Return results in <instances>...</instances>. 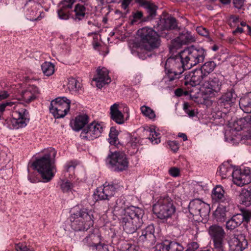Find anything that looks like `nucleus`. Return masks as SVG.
<instances>
[{"label":"nucleus","mask_w":251,"mask_h":251,"mask_svg":"<svg viewBox=\"0 0 251 251\" xmlns=\"http://www.w3.org/2000/svg\"><path fill=\"white\" fill-rule=\"evenodd\" d=\"M206 55L203 48L192 46L169 57L164 65V81L176 83L185 70L202 62Z\"/></svg>","instance_id":"obj_1"},{"label":"nucleus","mask_w":251,"mask_h":251,"mask_svg":"<svg viewBox=\"0 0 251 251\" xmlns=\"http://www.w3.org/2000/svg\"><path fill=\"white\" fill-rule=\"evenodd\" d=\"M155 31L151 28L145 27L138 30L139 38V45L147 51H151L158 48L160 45V37L169 40L173 37L171 31L177 28L176 20L172 17L161 18L158 21Z\"/></svg>","instance_id":"obj_2"},{"label":"nucleus","mask_w":251,"mask_h":251,"mask_svg":"<svg viewBox=\"0 0 251 251\" xmlns=\"http://www.w3.org/2000/svg\"><path fill=\"white\" fill-rule=\"evenodd\" d=\"M56 155V151L52 148L45 150L43 155L37 158L31 164L33 170L36 171L30 172L28 170V180L31 183L50 181L56 171L54 164Z\"/></svg>","instance_id":"obj_3"},{"label":"nucleus","mask_w":251,"mask_h":251,"mask_svg":"<svg viewBox=\"0 0 251 251\" xmlns=\"http://www.w3.org/2000/svg\"><path fill=\"white\" fill-rule=\"evenodd\" d=\"M13 104L12 102H5L0 104V122L10 129H18L25 127L29 122L30 115L28 111L21 104L14 107L11 113V117L4 118L2 116L6 107L11 106Z\"/></svg>","instance_id":"obj_4"},{"label":"nucleus","mask_w":251,"mask_h":251,"mask_svg":"<svg viewBox=\"0 0 251 251\" xmlns=\"http://www.w3.org/2000/svg\"><path fill=\"white\" fill-rule=\"evenodd\" d=\"M94 211L81 205L74 207L71 210V227L77 231H87L93 226Z\"/></svg>","instance_id":"obj_5"},{"label":"nucleus","mask_w":251,"mask_h":251,"mask_svg":"<svg viewBox=\"0 0 251 251\" xmlns=\"http://www.w3.org/2000/svg\"><path fill=\"white\" fill-rule=\"evenodd\" d=\"M144 214V211L139 207L133 206L127 207L122 221L125 231L128 234H132L139 228L143 223Z\"/></svg>","instance_id":"obj_6"},{"label":"nucleus","mask_w":251,"mask_h":251,"mask_svg":"<svg viewBox=\"0 0 251 251\" xmlns=\"http://www.w3.org/2000/svg\"><path fill=\"white\" fill-rule=\"evenodd\" d=\"M152 210L158 219L163 223H168V220H171L174 215L176 207L171 198L167 195H164L160 196L153 204Z\"/></svg>","instance_id":"obj_7"},{"label":"nucleus","mask_w":251,"mask_h":251,"mask_svg":"<svg viewBox=\"0 0 251 251\" xmlns=\"http://www.w3.org/2000/svg\"><path fill=\"white\" fill-rule=\"evenodd\" d=\"M75 161L67 162L64 166L65 178L61 180L60 186L62 192L66 194L71 199L75 197L77 182L74 180L75 178V169L77 165Z\"/></svg>","instance_id":"obj_8"},{"label":"nucleus","mask_w":251,"mask_h":251,"mask_svg":"<svg viewBox=\"0 0 251 251\" xmlns=\"http://www.w3.org/2000/svg\"><path fill=\"white\" fill-rule=\"evenodd\" d=\"M106 165L111 171L122 172L126 170L128 166L126 155L123 151H109L105 159Z\"/></svg>","instance_id":"obj_9"},{"label":"nucleus","mask_w":251,"mask_h":251,"mask_svg":"<svg viewBox=\"0 0 251 251\" xmlns=\"http://www.w3.org/2000/svg\"><path fill=\"white\" fill-rule=\"evenodd\" d=\"M71 101L66 97H58L50 103V112L55 119L64 117L70 111Z\"/></svg>","instance_id":"obj_10"},{"label":"nucleus","mask_w":251,"mask_h":251,"mask_svg":"<svg viewBox=\"0 0 251 251\" xmlns=\"http://www.w3.org/2000/svg\"><path fill=\"white\" fill-rule=\"evenodd\" d=\"M208 233L213 242L215 251H224V239L226 233L223 227L217 224H213L209 227Z\"/></svg>","instance_id":"obj_11"},{"label":"nucleus","mask_w":251,"mask_h":251,"mask_svg":"<svg viewBox=\"0 0 251 251\" xmlns=\"http://www.w3.org/2000/svg\"><path fill=\"white\" fill-rule=\"evenodd\" d=\"M89 232L90 233L83 239V244L93 251H108L107 246L101 243L100 235L98 230L92 229Z\"/></svg>","instance_id":"obj_12"},{"label":"nucleus","mask_w":251,"mask_h":251,"mask_svg":"<svg viewBox=\"0 0 251 251\" xmlns=\"http://www.w3.org/2000/svg\"><path fill=\"white\" fill-rule=\"evenodd\" d=\"M119 185L113 183L105 182L102 186L98 188L94 193L97 200H107L108 202L114 197Z\"/></svg>","instance_id":"obj_13"},{"label":"nucleus","mask_w":251,"mask_h":251,"mask_svg":"<svg viewBox=\"0 0 251 251\" xmlns=\"http://www.w3.org/2000/svg\"><path fill=\"white\" fill-rule=\"evenodd\" d=\"M103 128L102 124L93 122L82 129L80 136L83 139L93 140L100 136Z\"/></svg>","instance_id":"obj_14"},{"label":"nucleus","mask_w":251,"mask_h":251,"mask_svg":"<svg viewBox=\"0 0 251 251\" xmlns=\"http://www.w3.org/2000/svg\"><path fill=\"white\" fill-rule=\"evenodd\" d=\"M222 84V82L217 77L212 75L207 80L204 81L203 93L208 97H215L220 92Z\"/></svg>","instance_id":"obj_15"},{"label":"nucleus","mask_w":251,"mask_h":251,"mask_svg":"<svg viewBox=\"0 0 251 251\" xmlns=\"http://www.w3.org/2000/svg\"><path fill=\"white\" fill-rule=\"evenodd\" d=\"M229 251H243L248 246L245 236L242 234H233L227 238Z\"/></svg>","instance_id":"obj_16"},{"label":"nucleus","mask_w":251,"mask_h":251,"mask_svg":"<svg viewBox=\"0 0 251 251\" xmlns=\"http://www.w3.org/2000/svg\"><path fill=\"white\" fill-rule=\"evenodd\" d=\"M155 228L153 224H151L142 228L139 232L138 242L147 246H151L156 242Z\"/></svg>","instance_id":"obj_17"},{"label":"nucleus","mask_w":251,"mask_h":251,"mask_svg":"<svg viewBox=\"0 0 251 251\" xmlns=\"http://www.w3.org/2000/svg\"><path fill=\"white\" fill-rule=\"evenodd\" d=\"M205 77L204 74L200 69H195L193 71L187 72L185 74L183 83L188 88H189V85L193 87L196 86L200 84Z\"/></svg>","instance_id":"obj_18"},{"label":"nucleus","mask_w":251,"mask_h":251,"mask_svg":"<svg viewBox=\"0 0 251 251\" xmlns=\"http://www.w3.org/2000/svg\"><path fill=\"white\" fill-rule=\"evenodd\" d=\"M211 198L213 201L218 202L221 206L224 204L228 205L233 203L230 197L226 193L223 187L221 185H217L213 189Z\"/></svg>","instance_id":"obj_19"},{"label":"nucleus","mask_w":251,"mask_h":251,"mask_svg":"<svg viewBox=\"0 0 251 251\" xmlns=\"http://www.w3.org/2000/svg\"><path fill=\"white\" fill-rule=\"evenodd\" d=\"M233 182L239 186H242L251 183V170L249 168L243 170L236 169L233 173Z\"/></svg>","instance_id":"obj_20"},{"label":"nucleus","mask_w":251,"mask_h":251,"mask_svg":"<svg viewBox=\"0 0 251 251\" xmlns=\"http://www.w3.org/2000/svg\"><path fill=\"white\" fill-rule=\"evenodd\" d=\"M138 4L145 9L147 15L144 18L145 21H151L154 19L157 15L158 6L150 0H138Z\"/></svg>","instance_id":"obj_21"},{"label":"nucleus","mask_w":251,"mask_h":251,"mask_svg":"<svg viewBox=\"0 0 251 251\" xmlns=\"http://www.w3.org/2000/svg\"><path fill=\"white\" fill-rule=\"evenodd\" d=\"M126 200L125 197L121 196L119 198L114 197L108 202L109 209L112 210V212L115 215H122L125 213Z\"/></svg>","instance_id":"obj_22"},{"label":"nucleus","mask_w":251,"mask_h":251,"mask_svg":"<svg viewBox=\"0 0 251 251\" xmlns=\"http://www.w3.org/2000/svg\"><path fill=\"white\" fill-rule=\"evenodd\" d=\"M195 38L191 32H183L176 39L172 41L171 50H177L182 45L187 44L195 41Z\"/></svg>","instance_id":"obj_23"},{"label":"nucleus","mask_w":251,"mask_h":251,"mask_svg":"<svg viewBox=\"0 0 251 251\" xmlns=\"http://www.w3.org/2000/svg\"><path fill=\"white\" fill-rule=\"evenodd\" d=\"M108 74L109 72L106 68L104 67L98 68L97 74L93 80L96 82V85L98 88H101L111 82V78L109 76Z\"/></svg>","instance_id":"obj_24"},{"label":"nucleus","mask_w":251,"mask_h":251,"mask_svg":"<svg viewBox=\"0 0 251 251\" xmlns=\"http://www.w3.org/2000/svg\"><path fill=\"white\" fill-rule=\"evenodd\" d=\"M237 95L233 89L227 90L219 99L218 103L221 107L228 109L235 102Z\"/></svg>","instance_id":"obj_25"},{"label":"nucleus","mask_w":251,"mask_h":251,"mask_svg":"<svg viewBox=\"0 0 251 251\" xmlns=\"http://www.w3.org/2000/svg\"><path fill=\"white\" fill-rule=\"evenodd\" d=\"M184 247L180 243L171 241L164 242L156 245L155 251H183Z\"/></svg>","instance_id":"obj_26"},{"label":"nucleus","mask_w":251,"mask_h":251,"mask_svg":"<svg viewBox=\"0 0 251 251\" xmlns=\"http://www.w3.org/2000/svg\"><path fill=\"white\" fill-rule=\"evenodd\" d=\"M234 208L233 203L227 205L224 204L223 206L219 205L213 213L214 219L218 222H224L226 219V212Z\"/></svg>","instance_id":"obj_27"},{"label":"nucleus","mask_w":251,"mask_h":251,"mask_svg":"<svg viewBox=\"0 0 251 251\" xmlns=\"http://www.w3.org/2000/svg\"><path fill=\"white\" fill-rule=\"evenodd\" d=\"M87 9L84 5L77 3L75 5L73 11L75 14L72 19L75 23L80 24L87 17Z\"/></svg>","instance_id":"obj_28"},{"label":"nucleus","mask_w":251,"mask_h":251,"mask_svg":"<svg viewBox=\"0 0 251 251\" xmlns=\"http://www.w3.org/2000/svg\"><path fill=\"white\" fill-rule=\"evenodd\" d=\"M230 162L231 161L225 162L218 167L217 174L222 178L229 177L230 176H232L233 178V173L235 172V170L231 165Z\"/></svg>","instance_id":"obj_29"},{"label":"nucleus","mask_w":251,"mask_h":251,"mask_svg":"<svg viewBox=\"0 0 251 251\" xmlns=\"http://www.w3.org/2000/svg\"><path fill=\"white\" fill-rule=\"evenodd\" d=\"M119 104L115 103L110 106V114L112 120L119 125L123 124L125 123L124 115L119 109Z\"/></svg>","instance_id":"obj_30"},{"label":"nucleus","mask_w":251,"mask_h":251,"mask_svg":"<svg viewBox=\"0 0 251 251\" xmlns=\"http://www.w3.org/2000/svg\"><path fill=\"white\" fill-rule=\"evenodd\" d=\"M89 117L86 114H80L77 116L74 122L73 128L76 131L83 129L89 122Z\"/></svg>","instance_id":"obj_31"},{"label":"nucleus","mask_w":251,"mask_h":251,"mask_svg":"<svg viewBox=\"0 0 251 251\" xmlns=\"http://www.w3.org/2000/svg\"><path fill=\"white\" fill-rule=\"evenodd\" d=\"M38 94V88L36 86H33L28 90L24 92L23 93L22 97L25 102L29 103L37 98Z\"/></svg>","instance_id":"obj_32"},{"label":"nucleus","mask_w":251,"mask_h":251,"mask_svg":"<svg viewBox=\"0 0 251 251\" xmlns=\"http://www.w3.org/2000/svg\"><path fill=\"white\" fill-rule=\"evenodd\" d=\"M239 106L244 112L251 113V92L240 99Z\"/></svg>","instance_id":"obj_33"},{"label":"nucleus","mask_w":251,"mask_h":251,"mask_svg":"<svg viewBox=\"0 0 251 251\" xmlns=\"http://www.w3.org/2000/svg\"><path fill=\"white\" fill-rule=\"evenodd\" d=\"M205 203L199 199L194 200L189 203V209L193 215L201 214V207Z\"/></svg>","instance_id":"obj_34"},{"label":"nucleus","mask_w":251,"mask_h":251,"mask_svg":"<svg viewBox=\"0 0 251 251\" xmlns=\"http://www.w3.org/2000/svg\"><path fill=\"white\" fill-rule=\"evenodd\" d=\"M67 86L70 91L74 92H79L82 87L81 84L79 80L74 77H71L68 79Z\"/></svg>","instance_id":"obj_35"},{"label":"nucleus","mask_w":251,"mask_h":251,"mask_svg":"<svg viewBox=\"0 0 251 251\" xmlns=\"http://www.w3.org/2000/svg\"><path fill=\"white\" fill-rule=\"evenodd\" d=\"M216 66V64L214 61H209L204 63L200 69L206 77L209 74L213 71Z\"/></svg>","instance_id":"obj_36"},{"label":"nucleus","mask_w":251,"mask_h":251,"mask_svg":"<svg viewBox=\"0 0 251 251\" xmlns=\"http://www.w3.org/2000/svg\"><path fill=\"white\" fill-rule=\"evenodd\" d=\"M241 225V221H240L237 215H235L226 222V228L227 230H232Z\"/></svg>","instance_id":"obj_37"},{"label":"nucleus","mask_w":251,"mask_h":251,"mask_svg":"<svg viewBox=\"0 0 251 251\" xmlns=\"http://www.w3.org/2000/svg\"><path fill=\"white\" fill-rule=\"evenodd\" d=\"M145 16L144 15L143 12L141 11H136L133 12L132 13V19H130L132 25L139 23L140 22H147L144 21Z\"/></svg>","instance_id":"obj_38"},{"label":"nucleus","mask_w":251,"mask_h":251,"mask_svg":"<svg viewBox=\"0 0 251 251\" xmlns=\"http://www.w3.org/2000/svg\"><path fill=\"white\" fill-rule=\"evenodd\" d=\"M150 135L148 139L152 144H158L160 142V134L157 132L154 127L150 128Z\"/></svg>","instance_id":"obj_39"},{"label":"nucleus","mask_w":251,"mask_h":251,"mask_svg":"<svg viewBox=\"0 0 251 251\" xmlns=\"http://www.w3.org/2000/svg\"><path fill=\"white\" fill-rule=\"evenodd\" d=\"M118 133V131L115 127L112 126L110 128L109 133V142L111 145L115 146L119 144Z\"/></svg>","instance_id":"obj_40"},{"label":"nucleus","mask_w":251,"mask_h":251,"mask_svg":"<svg viewBox=\"0 0 251 251\" xmlns=\"http://www.w3.org/2000/svg\"><path fill=\"white\" fill-rule=\"evenodd\" d=\"M42 70L45 75L50 76L54 72V66L53 64L50 62H45L41 65Z\"/></svg>","instance_id":"obj_41"},{"label":"nucleus","mask_w":251,"mask_h":251,"mask_svg":"<svg viewBox=\"0 0 251 251\" xmlns=\"http://www.w3.org/2000/svg\"><path fill=\"white\" fill-rule=\"evenodd\" d=\"M70 9H71L67 7H63V6H60L59 9L57 10V14L59 18L64 20H68L71 16Z\"/></svg>","instance_id":"obj_42"},{"label":"nucleus","mask_w":251,"mask_h":251,"mask_svg":"<svg viewBox=\"0 0 251 251\" xmlns=\"http://www.w3.org/2000/svg\"><path fill=\"white\" fill-rule=\"evenodd\" d=\"M25 15L27 19L32 21H39L41 19L40 16L37 17V10L35 8H27L25 11Z\"/></svg>","instance_id":"obj_43"},{"label":"nucleus","mask_w":251,"mask_h":251,"mask_svg":"<svg viewBox=\"0 0 251 251\" xmlns=\"http://www.w3.org/2000/svg\"><path fill=\"white\" fill-rule=\"evenodd\" d=\"M141 113L146 117L150 119H154L155 117V114L153 110L149 106L143 105L141 107Z\"/></svg>","instance_id":"obj_44"},{"label":"nucleus","mask_w":251,"mask_h":251,"mask_svg":"<svg viewBox=\"0 0 251 251\" xmlns=\"http://www.w3.org/2000/svg\"><path fill=\"white\" fill-rule=\"evenodd\" d=\"M241 224L243 222L249 223L251 219V211L246 210L242 211L241 214H237Z\"/></svg>","instance_id":"obj_45"},{"label":"nucleus","mask_w":251,"mask_h":251,"mask_svg":"<svg viewBox=\"0 0 251 251\" xmlns=\"http://www.w3.org/2000/svg\"><path fill=\"white\" fill-rule=\"evenodd\" d=\"M16 251H35L33 248L27 246L25 243H19L15 245Z\"/></svg>","instance_id":"obj_46"},{"label":"nucleus","mask_w":251,"mask_h":251,"mask_svg":"<svg viewBox=\"0 0 251 251\" xmlns=\"http://www.w3.org/2000/svg\"><path fill=\"white\" fill-rule=\"evenodd\" d=\"M190 105L187 102H185L183 104V109L190 117H193L195 116V112L194 109H190Z\"/></svg>","instance_id":"obj_47"},{"label":"nucleus","mask_w":251,"mask_h":251,"mask_svg":"<svg viewBox=\"0 0 251 251\" xmlns=\"http://www.w3.org/2000/svg\"><path fill=\"white\" fill-rule=\"evenodd\" d=\"M240 18L239 16L236 15H231L229 17V21L231 22L229 25L231 27H233L236 26V25L239 22Z\"/></svg>","instance_id":"obj_48"},{"label":"nucleus","mask_w":251,"mask_h":251,"mask_svg":"<svg viewBox=\"0 0 251 251\" xmlns=\"http://www.w3.org/2000/svg\"><path fill=\"white\" fill-rule=\"evenodd\" d=\"M75 0H62L60 6L72 9Z\"/></svg>","instance_id":"obj_49"},{"label":"nucleus","mask_w":251,"mask_h":251,"mask_svg":"<svg viewBox=\"0 0 251 251\" xmlns=\"http://www.w3.org/2000/svg\"><path fill=\"white\" fill-rule=\"evenodd\" d=\"M168 145L171 150L174 152H176L179 149V144L176 141H170L168 142Z\"/></svg>","instance_id":"obj_50"},{"label":"nucleus","mask_w":251,"mask_h":251,"mask_svg":"<svg viewBox=\"0 0 251 251\" xmlns=\"http://www.w3.org/2000/svg\"><path fill=\"white\" fill-rule=\"evenodd\" d=\"M180 169L176 167H171L169 170V173L170 176L173 177H177L180 175Z\"/></svg>","instance_id":"obj_51"},{"label":"nucleus","mask_w":251,"mask_h":251,"mask_svg":"<svg viewBox=\"0 0 251 251\" xmlns=\"http://www.w3.org/2000/svg\"><path fill=\"white\" fill-rule=\"evenodd\" d=\"M199 247L198 243L196 242H192L187 245V248L185 251H195Z\"/></svg>","instance_id":"obj_52"},{"label":"nucleus","mask_w":251,"mask_h":251,"mask_svg":"<svg viewBox=\"0 0 251 251\" xmlns=\"http://www.w3.org/2000/svg\"><path fill=\"white\" fill-rule=\"evenodd\" d=\"M197 31L199 35H201L202 36L207 37L209 35L208 30L202 26H200L197 27Z\"/></svg>","instance_id":"obj_53"},{"label":"nucleus","mask_w":251,"mask_h":251,"mask_svg":"<svg viewBox=\"0 0 251 251\" xmlns=\"http://www.w3.org/2000/svg\"><path fill=\"white\" fill-rule=\"evenodd\" d=\"M132 0H122L121 4V7L124 10L127 9V8H128L130 4L131 3V2L132 1ZM135 0V3L138 4V2H137L138 0Z\"/></svg>","instance_id":"obj_54"},{"label":"nucleus","mask_w":251,"mask_h":251,"mask_svg":"<svg viewBox=\"0 0 251 251\" xmlns=\"http://www.w3.org/2000/svg\"><path fill=\"white\" fill-rule=\"evenodd\" d=\"M245 0H233L234 6L239 9H241L244 6Z\"/></svg>","instance_id":"obj_55"},{"label":"nucleus","mask_w":251,"mask_h":251,"mask_svg":"<svg viewBox=\"0 0 251 251\" xmlns=\"http://www.w3.org/2000/svg\"><path fill=\"white\" fill-rule=\"evenodd\" d=\"M139 247L135 245L127 244L125 251H139Z\"/></svg>","instance_id":"obj_56"},{"label":"nucleus","mask_w":251,"mask_h":251,"mask_svg":"<svg viewBox=\"0 0 251 251\" xmlns=\"http://www.w3.org/2000/svg\"><path fill=\"white\" fill-rule=\"evenodd\" d=\"M139 139L137 137L132 138L130 142L129 143L134 149L136 148L139 144Z\"/></svg>","instance_id":"obj_57"},{"label":"nucleus","mask_w":251,"mask_h":251,"mask_svg":"<svg viewBox=\"0 0 251 251\" xmlns=\"http://www.w3.org/2000/svg\"><path fill=\"white\" fill-rule=\"evenodd\" d=\"M141 80V76L140 74L135 75L133 79H132V82L134 85H136L139 83Z\"/></svg>","instance_id":"obj_58"},{"label":"nucleus","mask_w":251,"mask_h":251,"mask_svg":"<svg viewBox=\"0 0 251 251\" xmlns=\"http://www.w3.org/2000/svg\"><path fill=\"white\" fill-rule=\"evenodd\" d=\"M243 32H244V29L238 25L236 29L232 31V34L234 35H236L238 33L241 34Z\"/></svg>","instance_id":"obj_59"},{"label":"nucleus","mask_w":251,"mask_h":251,"mask_svg":"<svg viewBox=\"0 0 251 251\" xmlns=\"http://www.w3.org/2000/svg\"><path fill=\"white\" fill-rule=\"evenodd\" d=\"M9 95L6 91L0 92V100H4L8 97Z\"/></svg>","instance_id":"obj_60"},{"label":"nucleus","mask_w":251,"mask_h":251,"mask_svg":"<svg viewBox=\"0 0 251 251\" xmlns=\"http://www.w3.org/2000/svg\"><path fill=\"white\" fill-rule=\"evenodd\" d=\"M183 91L180 89L178 88L175 90V95L178 97H180L183 95Z\"/></svg>","instance_id":"obj_61"},{"label":"nucleus","mask_w":251,"mask_h":251,"mask_svg":"<svg viewBox=\"0 0 251 251\" xmlns=\"http://www.w3.org/2000/svg\"><path fill=\"white\" fill-rule=\"evenodd\" d=\"M178 136L179 137L182 138L184 141H185L187 140V139H188L186 134L185 133H183L179 132L178 134Z\"/></svg>","instance_id":"obj_62"},{"label":"nucleus","mask_w":251,"mask_h":251,"mask_svg":"<svg viewBox=\"0 0 251 251\" xmlns=\"http://www.w3.org/2000/svg\"><path fill=\"white\" fill-rule=\"evenodd\" d=\"M219 48V46H217V45H214L211 47L212 50H213L214 51L218 50Z\"/></svg>","instance_id":"obj_63"},{"label":"nucleus","mask_w":251,"mask_h":251,"mask_svg":"<svg viewBox=\"0 0 251 251\" xmlns=\"http://www.w3.org/2000/svg\"><path fill=\"white\" fill-rule=\"evenodd\" d=\"M247 29L248 34L251 36V26L250 25H247Z\"/></svg>","instance_id":"obj_64"}]
</instances>
